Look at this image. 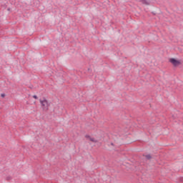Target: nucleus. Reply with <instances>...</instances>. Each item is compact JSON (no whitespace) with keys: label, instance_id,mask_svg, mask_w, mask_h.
I'll use <instances>...</instances> for the list:
<instances>
[{"label":"nucleus","instance_id":"obj_4","mask_svg":"<svg viewBox=\"0 0 183 183\" xmlns=\"http://www.w3.org/2000/svg\"><path fill=\"white\" fill-rule=\"evenodd\" d=\"M142 4H143L144 5H149V4H151V2L149 1V0H141Z\"/></svg>","mask_w":183,"mask_h":183},{"label":"nucleus","instance_id":"obj_2","mask_svg":"<svg viewBox=\"0 0 183 183\" xmlns=\"http://www.w3.org/2000/svg\"><path fill=\"white\" fill-rule=\"evenodd\" d=\"M169 62H171L174 66H179V65H181V61L175 59H170Z\"/></svg>","mask_w":183,"mask_h":183},{"label":"nucleus","instance_id":"obj_6","mask_svg":"<svg viewBox=\"0 0 183 183\" xmlns=\"http://www.w3.org/2000/svg\"><path fill=\"white\" fill-rule=\"evenodd\" d=\"M33 98H34V99H38V97L36 95H34Z\"/></svg>","mask_w":183,"mask_h":183},{"label":"nucleus","instance_id":"obj_1","mask_svg":"<svg viewBox=\"0 0 183 183\" xmlns=\"http://www.w3.org/2000/svg\"><path fill=\"white\" fill-rule=\"evenodd\" d=\"M39 102L44 111H48V109L49 108V103L48 102V100L46 99H40Z\"/></svg>","mask_w":183,"mask_h":183},{"label":"nucleus","instance_id":"obj_7","mask_svg":"<svg viewBox=\"0 0 183 183\" xmlns=\"http://www.w3.org/2000/svg\"><path fill=\"white\" fill-rule=\"evenodd\" d=\"M1 97L4 98V97H5V94H1Z\"/></svg>","mask_w":183,"mask_h":183},{"label":"nucleus","instance_id":"obj_3","mask_svg":"<svg viewBox=\"0 0 183 183\" xmlns=\"http://www.w3.org/2000/svg\"><path fill=\"white\" fill-rule=\"evenodd\" d=\"M85 138L86 139L87 141H91V142L97 143L99 141L98 139L90 135H86Z\"/></svg>","mask_w":183,"mask_h":183},{"label":"nucleus","instance_id":"obj_5","mask_svg":"<svg viewBox=\"0 0 183 183\" xmlns=\"http://www.w3.org/2000/svg\"><path fill=\"white\" fill-rule=\"evenodd\" d=\"M145 157L147 159H151V154H147Z\"/></svg>","mask_w":183,"mask_h":183}]
</instances>
